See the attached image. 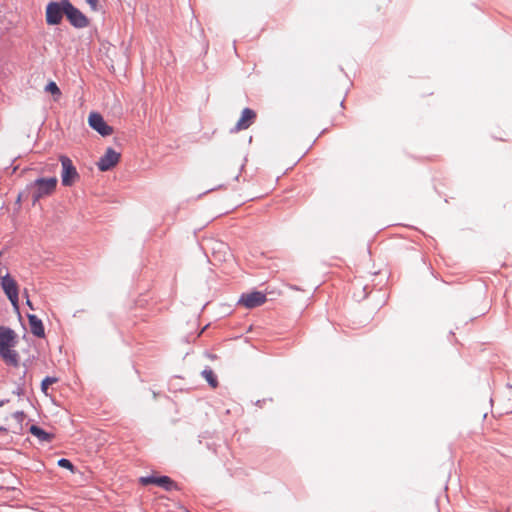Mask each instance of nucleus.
Instances as JSON below:
<instances>
[{"instance_id":"obj_1","label":"nucleus","mask_w":512,"mask_h":512,"mask_svg":"<svg viewBox=\"0 0 512 512\" xmlns=\"http://www.w3.org/2000/svg\"><path fill=\"white\" fill-rule=\"evenodd\" d=\"M16 343L17 334L8 327L0 326V356L8 365H18L19 356L13 349Z\"/></svg>"},{"instance_id":"obj_2","label":"nucleus","mask_w":512,"mask_h":512,"mask_svg":"<svg viewBox=\"0 0 512 512\" xmlns=\"http://www.w3.org/2000/svg\"><path fill=\"white\" fill-rule=\"evenodd\" d=\"M24 419L23 412L4 409V402H0V431L20 434L23 430Z\"/></svg>"},{"instance_id":"obj_3","label":"nucleus","mask_w":512,"mask_h":512,"mask_svg":"<svg viewBox=\"0 0 512 512\" xmlns=\"http://www.w3.org/2000/svg\"><path fill=\"white\" fill-rule=\"evenodd\" d=\"M57 182L56 177L39 178L35 180L33 184V201L36 202L45 196L51 195L56 189Z\"/></svg>"},{"instance_id":"obj_4","label":"nucleus","mask_w":512,"mask_h":512,"mask_svg":"<svg viewBox=\"0 0 512 512\" xmlns=\"http://www.w3.org/2000/svg\"><path fill=\"white\" fill-rule=\"evenodd\" d=\"M60 162L62 165L61 181L64 186L74 185L80 178L76 167L73 165L70 158L67 156H60Z\"/></svg>"},{"instance_id":"obj_5","label":"nucleus","mask_w":512,"mask_h":512,"mask_svg":"<svg viewBox=\"0 0 512 512\" xmlns=\"http://www.w3.org/2000/svg\"><path fill=\"white\" fill-rule=\"evenodd\" d=\"M0 280H1L0 284H1V287H2L5 295L8 297V299L10 300L13 307L18 308L19 287H18L17 282L15 281V279L13 277H11L9 272H6L5 275L0 277Z\"/></svg>"},{"instance_id":"obj_6","label":"nucleus","mask_w":512,"mask_h":512,"mask_svg":"<svg viewBox=\"0 0 512 512\" xmlns=\"http://www.w3.org/2000/svg\"><path fill=\"white\" fill-rule=\"evenodd\" d=\"M65 14L66 8L64 0L60 2H51L46 7V21L49 25H58Z\"/></svg>"},{"instance_id":"obj_7","label":"nucleus","mask_w":512,"mask_h":512,"mask_svg":"<svg viewBox=\"0 0 512 512\" xmlns=\"http://www.w3.org/2000/svg\"><path fill=\"white\" fill-rule=\"evenodd\" d=\"M64 5L66 8L65 15L73 26L77 28H84L88 26V19L86 16L76 7H74L69 0H64Z\"/></svg>"},{"instance_id":"obj_8","label":"nucleus","mask_w":512,"mask_h":512,"mask_svg":"<svg viewBox=\"0 0 512 512\" xmlns=\"http://www.w3.org/2000/svg\"><path fill=\"white\" fill-rule=\"evenodd\" d=\"M89 126L97 131L101 136H110L113 133V128L109 126L101 114L91 112L88 117Z\"/></svg>"},{"instance_id":"obj_9","label":"nucleus","mask_w":512,"mask_h":512,"mask_svg":"<svg viewBox=\"0 0 512 512\" xmlns=\"http://www.w3.org/2000/svg\"><path fill=\"white\" fill-rule=\"evenodd\" d=\"M121 158V154L113 148H107L105 154L97 162V167L100 171H108L115 167Z\"/></svg>"},{"instance_id":"obj_10","label":"nucleus","mask_w":512,"mask_h":512,"mask_svg":"<svg viewBox=\"0 0 512 512\" xmlns=\"http://www.w3.org/2000/svg\"><path fill=\"white\" fill-rule=\"evenodd\" d=\"M267 301L266 295L260 291H253L243 294L239 299V304L245 308L252 309L263 305Z\"/></svg>"},{"instance_id":"obj_11","label":"nucleus","mask_w":512,"mask_h":512,"mask_svg":"<svg viewBox=\"0 0 512 512\" xmlns=\"http://www.w3.org/2000/svg\"><path fill=\"white\" fill-rule=\"evenodd\" d=\"M255 119L256 113L250 108H245L242 111L241 117L237 121L234 130L239 132L248 129L254 123Z\"/></svg>"},{"instance_id":"obj_12","label":"nucleus","mask_w":512,"mask_h":512,"mask_svg":"<svg viewBox=\"0 0 512 512\" xmlns=\"http://www.w3.org/2000/svg\"><path fill=\"white\" fill-rule=\"evenodd\" d=\"M140 482L143 485L156 484L160 487L165 488L166 490H172L173 488H176L175 482L168 476L142 477L140 478Z\"/></svg>"},{"instance_id":"obj_13","label":"nucleus","mask_w":512,"mask_h":512,"mask_svg":"<svg viewBox=\"0 0 512 512\" xmlns=\"http://www.w3.org/2000/svg\"><path fill=\"white\" fill-rule=\"evenodd\" d=\"M28 322L30 326V331L33 335L39 338H43L45 336L43 323L36 315L29 314Z\"/></svg>"},{"instance_id":"obj_14","label":"nucleus","mask_w":512,"mask_h":512,"mask_svg":"<svg viewBox=\"0 0 512 512\" xmlns=\"http://www.w3.org/2000/svg\"><path fill=\"white\" fill-rule=\"evenodd\" d=\"M29 431L32 435L37 437L41 442H51L54 438L53 434L47 433L36 425H31Z\"/></svg>"},{"instance_id":"obj_15","label":"nucleus","mask_w":512,"mask_h":512,"mask_svg":"<svg viewBox=\"0 0 512 512\" xmlns=\"http://www.w3.org/2000/svg\"><path fill=\"white\" fill-rule=\"evenodd\" d=\"M203 378L210 384L212 388H216L218 386V381L215 373L212 369L207 368L202 371Z\"/></svg>"},{"instance_id":"obj_16","label":"nucleus","mask_w":512,"mask_h":512,"mask_svg":"<svg viewBox=\"0 0 512 512\" xmlns=\"http://www.w3.org/2000/svg\"><path fill=\"white\" fill-rule=\"evenodd\" d=\"M45 91L51 93L55 97V100H58L61 96V91L54 81H50L46 85Z\"/></svg>"},{"instance_id":"obj_17","label":"nucleus","mask_w":512,"mask_h":512,"mask_svg":"<svg viewBox=\"0 0 512 512\" xmlns=\"http://www.w3.org/2000/svg\"><path fill=\"white\" fill-rule=\"evenodd\" d=\"M57 382V378H54V377H46L45 379H43L42 383H41V389L44 393H47V390L49 388V386H51L52 384L56 383Z\"/></svg>"},{"instance_id":"obj_18","label":"nucleus","mask_w":512,"mask_h":512,"mask_svg":"<svg viewBox=\"0 0 512 512\" xmlns=\"http://www.w3.org/2000/svg\"><path fill=\"white\" fill-rule=\"evenodd\" d=\"M58 465H59L60 467H62V468H66V469H68V470H70V471H73V469H74V466H73V464L71 463V461H70V460H68V459H65V458L60 459V460L58 461Z\"/></svg>"},{"instance_id":"obj_19","label":"nucleus","mask_w":512,"mask_h":512,"mask_svg":"<svg viewBox=\"0 0 512 512\" xmlns=\"http://www.w3.org/2000/svg\"><path fill=\"white\" fill-rule=\"evenodd\" d=\"M86 2L93 8V10L97 9V4H98L97 0H86Z\"/></svg>"},{"instance_id":"obj_20","label":"nucleus","mask_w":512,"mask_h":512,"mask_svg":"<svg viewBox=\"0 0 512 512\" xmlns=\"http://www.w3.org/2000/svg\"><path fill=\"white\" fill-rule=\"evenodd\" d=\"M26 304H27L31 309H33L32 303H31V301H30L28 298H27V300H26Z\"/></svg>"}]
</instances>
